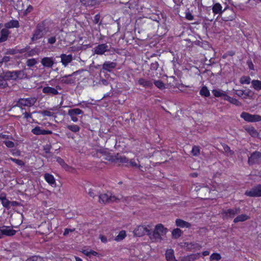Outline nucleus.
<instances>
[{
	"mask_svg": "<svg viewBox=\"0 0 261 261\" xmlns=\"http://www.w3.org/2000/svg\"><path fill=\"white\" fill-rule=\"evenodd\" d=\"M167 231L168 229L162 224H158L155 226L153 231L150 230L149 237L152 241L160 242L163 240L162 237L165 236Z\"/></svg>",
	"mask_w": 261,
	"mask_h": 261,
	"instance_id": "nucleus-1",
	"label": "nucleus"
},
{
	"mask_svg": "<svg viewBox=\"0 0 261 261\" xmlns=\"http://www.w3.org/2000/svg\"><path fill=\"white\" fill-rule=\"evenodd\" d=\"M46 34L45 25L43 23H38L34 31L31 41L34 42L42 37Z\"/></svg>",
	"mask_w": 261,
	"mask_h": 261,
	"instance_id": "nucleus-2",
	"label": "nucleus"
},
{
	"mask_svg": "<svg viewBox=\"0 0 261 261\" xmlns=\"http://www.w3.org/2000/svg\"><path fill=\"white\" fill-rule=\"evenodd\" d=\"M99 202L101 203H107L111 202H118L120 200V198L112 195L111 193H105L99 194Z\"/></svg>",
	"mask_w": 261,
	"mask_h": 261,
	"instance_id": "nucleus-3",
	"label": "nucleus"
},
{
	"mask_svg": "<svg viewBox=\"0 0 261 261\" xmlns=\"http://www.w3.org/2000/svg\"><path fill=\"white\" fill-rule=\"evenodd\" d=\"M115 51V49L111 46H109L106 43L98 44L93 49L94 54L98 55H102L106 52H111Z\"/></svg>",
	"mask_w": 261,
	"mask_h": 261,
	"instance_id": "nucleus-4",
	"label": "nucleus"
},
{
	"mask_svg": "<svg viewBox=\"0 0 261 261\" xmlns=\"http://www.w3.org/2000/svg\"><path fill=\"white\" fill-rule=\"evenodd\" d=\"M152 230V225H139L134 230V235L137 237H141L145 234L149 236L150 230Z\"/></svg>",
	"mask_w": 261,
	"mask_h": 261,
	"instance_id": "nucleus-5",
	"label": "nucleus"
},
{
	"mask_svg": "<svg viewBox=\"0 0 261 261\" xmlns=\"http://www.w3.org/2000/svg\"><path fill=\"white\" fill-rule=\"evenodd\" d=\"M36 102V99L35 97H29L27 98H19L17 101L15 105V107H18L22 108V106L24 107H31L33 106Z\"/></svg>",
	"mask_w": 261,
	"mask_h": 261,
	"instance_id": "nucleus-6",
	"label": "nucleus"
},
{
	"mask_svg": "<svg viewBox=\"0 0 261 261\" xmlns=\"http://www.w3.org/2000/svg\"><path fill=\"white\" fill-rule=\"evenodd\" d=\"M248 164L249 166L261 164V152L258 151L253 152L248 157Z\"/></svg>",
	"mask_w": 261,
	"mask_h": 261,
	"instance_id": "nucleus-7",
	"label": "nucleus"
},
{
	"mask_svg": "<svg viewBox=\"0 0 261 261\" xmlns=\"http://www.w3.org/2000/svg\"><path fill=\"white\" fill-rule=\"evenodd\" d=\"M241 117L249 122H255L261 121V116L257 114L252 115L245 112L241 113Z\"/></svg>",
	"mask_w": 261,
	"mask_h": 261,
	"instance_id": "nucleus-8",
	"label": "nucleus"
},
{
	"mask_svg": "<svg viewBox=\"0 0 261 261\" xmlns=\"http://www.w3.org/2000/svg\"><path fill=\"white\" fill-rule=\"evenodd\" d=\"M240 212L241 209L240 207H234L223 211L222 213V215L224 219L232 218L237 214L240 213Z\"/></svg>",
	"mask_w": 261,
	"mask_h": 261,
	"instance_id": "nucleus-9",
	"label": "nucleus"
},
{
	"mask_svg": "<svg viewBox=\"0 0 261 261\" xmlns=\"http://www.w3.org/2000/svg\"><path fill=\"white\" fill-rule=\"evenodd\" d=\"M245 195L251 197H261V185H258L251 188L250 190H247L245 193Z\"/></svg>",
	"mask_w": 261,
	"mask_h": 261,
	"instance_id": "nucleus-10",
	"label": "nucleus"
},
{
	"mask_svg": "<svg viewBox=\"0 0 261 261\" xmlns=\"http://www.w3.org/2000/svg\"><path fill=\"white\" fill-rule=\"evenodd\" d=\"M106 159L109 161L116 162L118 161L122 163H128V159L124 155H121L119 153H117L115 156L109 155L108 156Z\"/></svg>",
	"mask_w": 261,
	"mask_h": 261,
	"instance_id": "nucleus-11",
	"label": "nucleus"
},
{
	"mask_svg": "<svg viewBox=\"0 0 261 261\" xmlns=\"http://www.w3.org/2000/svg\"><path fill=\"white\" fill-rule=\"evenodd\" d=\"M73 75L71 74L65 75L62 76H61L59 80L60 82L62 84H64L66 85H71L73 84L75 82V79L72 77Z\"/></svg>",
	"mask_w": 261,
	"mask_h": 261,
	"instance_id": "nucleus-12",
	"label": "nucleus"
},
{
	"mask_svg": "<svg viewBox=\"0 0 261 261\" xmlns=\"http://www.w3.org/2000/svg\"><path fill=\"white\" fill-rule=\"evenodd\" d=\"M56 88L51 87H45L42 89V92L47 95H58L59 94V92L57 90V89H61V87L59 86H56Z\"/></svg>",
	"mask_w": 261,
	"mask_h": 261,
	"instance_id": "nucleus-13",
	"label": "nucleus"
},
{
	"mask_svg": "<svg viewBox=\"0 0 261 261\" xmlns=\"http://www.w3.org/2000/svg\"><path fill=\"white\" fill-rule=\"evenodd\" d=\"M60 57L61 59V62L64 67H66L73 60V57L71 54L67 55L66 54H62L60 55Z\"/></svg>",
	"mask_w": 261,
	"mask_h": 261,
	"instance_id": "nucleus-14",
	"label": "nucleus"
},
{
	"mask_svg": "<svg viewBox=\"0 0 261 261\" xmlns=\"http://www.w3.org/2000/svg\"><path fill=\"white\" fill-rule=\"evenodd\" d=\"M0 230L2 231V236H13L15 234L16 230L11 229L10 226H3Z\"/></svg>",
	"mask_w": 261,
	"mask_h": 261,
	"instance_id": "nucleus-15",
	"label": "nucleus"
},
{
	"mask_svg": "<svg viewBox=\"0 0 261 261\" xmlns=\"http://www.w3.org/2000/svg\"><path fill=\"white\" fill-rule=\"evenodd\" d=\"M117 66V63L114 62L106 61L102 65V69L108 72H111Z\"/></svg>",
	"mask_w": 261,
	"mask_h": 261,
	"instance_id": "nucleus-16",
	"label": "nucleus"
},
{
	"mask_svg": "<svg viewBox=\"0 0 261 261\" xmlns=\"http://www.w3.org/2000/svg\"><path fill=\"white\" fill-rule=\"evenodd\" d=\"M41 63L44 67L51 68L54 64V61L52 57H44L42 59Z\"/></svg>",
	"mask_w": 261,
	"mask_h": 261,
	"instance_id": "nucleus-17",
	"label": "nucleus"
},
{
	"mask_svg": "<svg viewBox=\"0 0 261 261\" xmlns=\"http://www.w3.org/2000/svg\"><path fill=\"white\" fill-rule=\"evenodd\" d=\"M184 246L187 248L188 251H192L194 249L200 250L202 247L201 245L196 242H185Z\"/></svg>",
	"mask_w": 261,
	"mask_h": 261,
	"instance_id": "nucleus-18",
	"label": "nucleus"
},
{
	"mask_svg": "<svg viewBox=\"0 0 261 261\" xmlns=\"http://www.w3.org/2000/svg\"><path fill=\"white\" fill-rule=\"evenodd\" d=\"M200 256V253L191 254L181 257V261H194L198 259Z\"/></svg>",
	"mask_w": 261,
	"mask_h": 261,
	"instance_id": "nucleus-19",
	"label": "nucleus"
},
{
	"mask_svg": "<svg viewBox=\"0 0 261 261\" xmlns=\"http://www.w3.org/2000/svg\"><path fill=\"white\" fill-rule=\"evenodd\" d=\"M85 189L86 192L89 195V196L92 198H94L95 196L99 195L100 193L97 190V188L96 187H93L88 189L87 188H85Z\"/></svg>",
	"mask_w": 261,
	"mask_h": 261,
	"instance_id": "nucleus-20",
	"label": "nucleus"
},
{
	"mask_svg": "<svg viewBox=\"0 0 261 261\" xmlns=\"http://www.w3.org/2000/svg\"><path fill=\"white\" fill-rule=\"evenodd\" d=\"M0 34V43H2L6 41L8 39L10 32L7 28L3 29L1 31Z\"/></svg>",
	"mask_w": 261,
	"mask_h": 261,
	"instance_id": "nucleus-21",
	"label": "nucleus"
},
{
	"mask_svg": "<svg viewBox=\"0 0 261 261\" xmlns=\"http://www.w3.org/2000/svg\"><path fill=\"white\" fill-rule=\"evenodd\" d=\"M19 23L18 20H11L10 21L5 23V27L7 29H11V28H18L19 27Z\"/></svg>",
	"mask_w": 261,
	"mask_h": 261,
	"instance_id": "nucleus-22",
	"label": "nucleus"
},
{
	"mask_svg": "<svg viewBox=\"0 0 261 261\" xmlns=\"http://www.w3.org/2000/svg\"><path fill=\"white\" fill-rule=\"evenodd\" d=\"M175 223L177 226L181 228H190L191 226V224L190 223L180 219H177L175 221Z\"/></svg>",
	"mask_w": 261,
	"mask_h": 261,
	"instance_id": "nucleus-23",
	"label": "nucleus"
},
{
	"mask_svg": "<svg viewBox=\"0 0 261 261\" xmlns=\"http://www.w3.org/2000/svg\"><path fill=\"white\" fill-rule=\"evenodd\" d=\"M44 178L46 181L51 186L55 187L56 186L54 177L50 174L45 173L44 174Z\"/></svg>",
	"mask_w": 261,
	"mask_h": 261,
	"instance_id": "nucleus-24",
	"label": "nucleus"
},
{
	"mask_svg": "<svg viewBox=\"0 0 261 261\" xmlns=\"http://www.w3.org/2000/svg\"><path fill=\"white\" fill-rule=\"evenodd\" d=\"M165 255L167 261H177L175 259L174 251L172 249L167 250L166 252Z\"/></svg>",
	"mask_w": 261,
	"mask_h": 261,
	"instance_id": "nucleus-25",
	"label": "nucleus"
},
{
	"mask_svg": "<svg viewBox=\"0 0 261 261\" xmlns=\"http://www.w3.org/2000/svg\"><path fill=\"white\" fill-rule=\"evenodd\" d=\"M138 83L139 85L145 87H151L153 85L152 83L150 81L146 80L144 79H140L138 80Z\"/></svg>",
	"mask_w": 261,
	"mask_h": 261,
	"instance_id": "nucleus-26",
	"label": "nucleus"
},
{
	"mask_svg": "<svg viewBox=\"0 0 261 261\" xmlns=\"http://www.w3.org/2000/svg\"><path fill=\"white\" fill-rule=\"evenodd\" d=\"M222 6L219 3H216L213 7V12L215 14H221L223 13Z\"/></svg>",
	"mask_w": 261,
	"mask_h": 261,
	"instance_id": "nucleus-27",
	"label": "nucleus"
},
{
	"mask_svg": "<svg viewBox=\"0 0 261 261\" xmlns=\"http://www.w3.org/2000/svg\"><path fill=\"white\" fill-rule=\"evenodd\" d=\"M249 219V217L246 214H242L238 216L233 220V222L237 223L239 222H244Z\"/></svg>",
	"mask_w": 261,
	"mask_h": 261,
	"instance_id": "nucleus-28",
	"label": "nucleus"
},
{
	"mask_svg": "<svg viewBox=\"0 0 261 261\" xmlns=\"http://www.w3.org/2000/svg\"><path fill=\"white\" fill-rule=\"evenodd\" d=\"M4 79L6 80H16V76L14 73V71H7L4 73V76H3Z\"/></svg>",
	"mask_w": 261,
	"mask_h": 261,
	"instance_id": "nucleus-29",
	"label": "nucleus"
},
{
	"mask_svg": "<svg viewBox=\"0 0 261 261\" xmlns=\"http://www.w3.org/2000/svg\"><path fill=\"white\" fill-rule=\"evenodd\" d=\"M252 87L256 91L261 90V81L253 80L251 81Z\"/></svg>",
	"mask_w": 261,
	"mask_h": 261,
	"instance_id": "nucleus-30",
	"label": "nucleus"
},
{
	"mask_svg": "<svg viewBox=\"0 0 261 261\" xmlns=\"http://www.w3.org/2000/svg\"><path fill=\"white\" fill-rule=\"evenodd\" d=\"M83 113V111L78 108L70 109L68 111V115H75L82 114Z\"/></svg>",
	"mask_w": 261,
	"mask_h": 261,
	"instance_id": "nucleus-31",
	"label": "nucleus"
},
{
	"mask_svg": "<svg viewBox=\"0 0 261 261\" xmlns=\"http://www.w3.org/2000/svg\"><path fill=\"white\" fill-rule=\"evenodd\" d=\"M80 2L85 6H93L97 3L98 0H80Z\"/></svg>",
	"mask_w": 261,
	"mask_h": 261,
	"instance_id": "nucleus-32",
	"label": "nucleus"
},
{
	"mask_svg": "<svg viewBox=\"0 0 261 261\" xmlns=\"http://www.w3.org/2000/svg\"><path fill=\"white\" fill-rule=\"evenodd\" d=\"M182 234V231L179 228H175L172 231V237L174 239L179 238Z\"/></svg>",
	"mask_w": 261,
	"mask_h": 261,
	"instance_id": "nucleus-33",
	"label": "nucleus"
},
{
	"mask_svg": "<svg viewBox=\"0 0 261 261\" xmlns=\"http://www.w3.org/2000/svg\"><path fill=\"white\" fill-rule=\"evenodd\" d=\"M14 73L16 76V80L17 79H22L25 78L27 75L24 71L23 70L14 71Z\"/></svg>",
	"mask_w": 261,
	"mask_h": 261,
	"instance_id": "nucleus-34",
	"label": "nucleus"
},
{
	"mask_svg": "<svg viewBox=\"0 0 261 261\" xmlns=\"http://www.w3.org/2000/svg\"><path fill=\"white\" fill-rule=\"evenodd\" d=\"M66 127L69 130L75 133L79 132L80 130V127L78 125L75 124L67 125Z\"/></svg>",
	"mask_w": 261,
	"mask_h": 261,
	"instance_id": "nucleus-35",
	"label": "nucleus"
},
{
	"mask_svg": "<svg viewBox=\"0 0 261 261\" xmlns=\"http://www.w3.org/2000/svg\"><path fill=\"white\" fill-rule=\"evenodd\" d=\"M3 205L7 209L10 208L11 201L8 200L5 197H0Z\"/></svg>",
	"mask_w": 261,
	"mask_h": 261,
	"instance_id": "nucleus-36",
	"label": "nucleus"
},
{
	"mask_svg": "<svg viewBox=\"0 0 261 261\" xmlns=\"http://www.w3.org/2000/svg\"><path fill=\"white\" fill-rule=\"evenodd\" d=\"M44 129H42L40 126H37L32 130V133L36 135H43Z\"/></svg>",
	"mask_w": 261,
	"mask_h": 261,
	"instance_id": "nucleus-37",
	"label": "nucleus"
},
{
	"mask_svg": "<svg viewBox=\"0 0 261 261\" xmlns=\"http://www.w3.org/2000/svg\"><path fill=\"white\" fill-rule=\"evenodd\" d=\"M200 94L201 95L205 97H208L210 95L209 90L206 86H203L202 87L200 91Z\"/></svg>",
	"mask_w": 261,
	"mask_h": 261,
	"instance_id": "nucleus-38",
	"label": "nucleus"
},
{
	"mask_svg": "<svg viewBox=\"0 0 261 261\" xmlns=\"http://www.w3.org/2000/svg\"><path fill=\"white\" fill-rule=\"evenodd\" d=\"M126 236V232L124 230H121L115 239L116 241L122 240Z\"/></svg>",
	"mask_w": 261,
	"mask_h": 261,
	"instance_id": "nucleus-39",
	"label": "nucleus"
},
{
	"mask_svg": "<svg viewBox=\"0 0 261 261\" xmlns=\"http://www.w3.org/2000/svg\"><path fill=\"white\" fill-rule=\"evenodd\" d=\"M247 130L252 137H255L258 135V132L253 127H249Z\"/></svg>",
	"mask_w": 261,
	"mask_h": 261,
	"instance_id": "nucleus-40",
	"label": "nucleus"
},
{
	"mask_svg": "<svg viewBox=\"0 0 261 261\" xmlns=\"http://www.w3.org/2000/svg\"><path fill=\"white\" fill-rule=\"evenodd\" d=\"M191 153L194 156H198L200 154V147L196 145L194 146L192 148Z\"/></svg>",
	"mask_w": 261,
	"mask_h": 261,
	"instance_id": "nucleus-41",
	"label": "nucleus"
},
{
	"mask_svg": "<svg viewBox=\"0 0 261 261\" xmlns=\"http://www.w3.org/2000/svg\"><path fill=\"white\" fill-rule=\"evenodd\" d=\"M251 78L249 76H243L241 77L240 82L241 84H249Z\"/></svg>",
	"mask_w": 261,
	"mask_h": 261,
	"instance_id": "nucleus-42",
	"label": "nucleus"
},
{
	"mask_svg": "<svg viewBox=\"0 0 261 261\" xmlns=\"http://www.w3.org/2000/svg\"><path fill=\"white\" fill-rule=\"evenodd\" d=\"M221 259V256L219 253H214L211 256L210 259L211 261L216 260L218 261Z\"/></svg>",
	"mask_w": 261,
	"mask_h": 261,
	"instance_id": "nucleus-43",
	"label": "nucleus"
},
{
	"mask_svg": "<svg viewBox=\"0 0 261 261\" xmlns=\"http://www.w3.org/2000/svg\"><path fill=\"white\" fill-rule=\"evenodd\" d=\"M37 63V61L34 58L28 59V60H27V61L26 62L27 65L30 67H33Z\"/></svg>",
	"mask_w": 261,
	"mask_h": 261,
	"instance_id": "nucleus-44",
	"label": "nucleus"
},
{
	"mask_svg": "<svg viewBox=\"0 0 261 261\" xmlns=\"http://www.w3.org/2000/svg\"><path fill=\"white\" fill-rule=\"evenodd\" d=\"M26 261H44L43 257L40 256H32L28 258Z\"/></svg>",
	"mask_w": 261,
	"mask_h": 261,
	"instance_id": "nucleus-45",
	"label": "nucleus"
},
{
	"mask_svg": "<svg viewBox=\"0 0 261 261\" xmlns=\"http://www.w3.org/2000/svg\"><path fill=\"white\" fill-rule=\"evenodd\" d=\"M154 84L156 87H157L160 89H164L165 87V84L163 83V82L160 80L158 81H155L154 82Z\"/></svg>",
	"mask_w": 261,
	"mask_h": 261,
	"instance_id": "nucleus-46",
	"label": "nucleus"
},
{
	"mask_svg": "<svg viewBox=\"0 0 261 261\" xmlns=\"http://www.w3.org/2000/svg\"><path fill=\"white\" fill-rule=\"evenodd\" d=\"M212 93L216 97H222L225 92L220 90H213Z\"/></svg>",
	"mask_w": 261,
	"mask_h": 261,
	"instance_id": "nucleus-47",
	"label": "nucleus"
},
{
	"mask_svg": "<svg viewBox=\"0 0 261 261\" xmlns=\"http://www.w3.org/2000/svg\"><path fill=\"white\" fill-rule=\"evenodd\" d=\"M9 160L14 162L15 164L20 166H24L25 165L24 163L21 160L16 159L12 158H10Z\"/></svg>",
	"mask_w": 261,
	"mask_h": 261,
	"instance_id": "nucleus-48",
	"label": "nucleus"
},
{
	"mask_svg": "<svg viewBox=\"0 0 261 261\" xmlns=\"http://www.w3.org/2000/svg\"><path fill=\"white\" fill-rule=\"evenodd\" d=\"M222 146L225 152L229 153L230 155L233 154L234 152L230 149V147L227 145L224 144L222 145Z\"/></svg>",
	"mask_w": 261,
	"mask_h": 261,
	"instance_id": "nucleus-49",
	"label": "nucleus"
},
{
	"mask_svg": "<svg viewBox=\"0 0 261 261\" xmlns=\"http://www.w3.org/2000/svg\"><path fill=\"white\" fill-rule=\"evenodd\" d=\"M8 86V84L4 77L0 75V89H4Z\"/></svg>",
	"mask_w": 261,
	"mask_h": 261,
	"instance_id": "nucleus-50",
	"label": "nucleus"
},
{
	"mask_svg": "<svg viewBox=\"0 0 261 261\" xmlns=\"http://www.w3.org/2000/svg\"><path fill=\"white\" fill-rule=\"evenodd\" d=\"M38 54V49L36 48H34L31 49L30 51H28V56L29 57L34 56L35 55Z\"/></svg>",
	"mask_w": 261,
	"mask_h": 261,
	"instance_id": "nucleus-51",
	"label": "nucleus"
},
{
	"mask_svg": "<svg viewBox=\"0 0 261 261\" xmlns=\"http://www.w3.org/2000/svg\"><path fill=\"white\" fill-rule=\"evenodd\" d=\"M57 162L64 168L67 166V165L65 163L64 161L60 157H57Z\"/></svg>",
	"mask_w": 261,
	"mask_h": 261,
	"instance_id": "nucleus-52",
	"label": "nucleus"
},
{
	"mask_svg": "<svg viewBox=\"0 0 261 261\" xmlns=\"http://www.w3.org/2000/svg\"><path fill=\"white\" fill-rule=\"evenodd\" d=\"M11 59V58L10 57L5 56L1 60H0V63L2 65L3 63L6 64L10 61Z\"/></svg>",
	"mask_w": 261,
	"mask_h": 261,
	"instance_id": "nucleus-53",
	"label": "nucleus"
},
{
	"mask_svg": "<svg viewBox=\"0 0 261 261\" xmlns=\"http://www.w3.org/2000/svg\"><path fill=\"white\" fill-rule=\"evenodd\" d=\"M17 54V49H14V48H10L7 49V51L6 52V55H13L15 54Z\"/></svg>",
	"mask_w": 261,
	"mask_h": 261,
	"instance_id": "nucleus-54",
	"label": "nucleus"
},
{
	"mask_svg": "<svg viewBox=\"0 0 261 261\" xmlns=\"http://www.w3.org/2000/svg\"><path fill=\"white\" fill-rule=\"evenodd\" d=\"M4 144L8 148H13L15 146V144L11 141H4Z\"/></svg>",
	"mask_w": 261,
	"mask_h": 261,
	"instance_id": "nucleus-55",
	"label": "nucleus"
},
{
	"mask_svg": "<svg viewBox=\"0 0 261 261\" xmlns=\"http://www.w3.org/2000/svg\"><path fill=\"white\" fill-rule=\"evenodd\" d=\"M244 95L245 96L244 97V98H246L247 97H251L253 95L252 92L250 89L244 90Z\"/></svg>",
	"mask_w": 261,
	"mask_h": 261,
	"instance_id": "nucleus-56",
	"label": "nucleus"
},
{
	"mask_svg": "<svg viewBox=\"0 0 261 261\" xmlns=\"http://www.w3.org/2000/svg\"><path fill=\"white\" fill-rule=\"evenodd\" d=\"M229 102L234 104L237 106H240L241 105V102H240L239 100H238L236 98H231L230 100L229 101Z\"/></svg>",
	"mask_w": 261,
	"mask_h": 261,
	"instance_id": "nucleus-57",
	"label": "nucleus"
},
{
	"mask_svg": "<svg viewBox=\"0 0 261 261\" xmlns=\"http://www.w3.org/2000/svg\"><path fill=\"white\" fill-rule=\"evenodd\" d=\"M41 114L44 116H51L53 113L47 110H44L41 112Z\"/></svg>",
	"mask_w": 261,
	"mask_h": 261,
	"instance_id": "nucleus-58",
	"label": "nucleus"
},
{
	"mask_svg": "<svg viewBox=\"0 0 261 261\" xmlns=\"http://www.w3.org/2000/svg\"><path fill=\"white\" fill-rule=\"evenodd\" d=\"M247 64L249 69L254 70V65L251 59L248 60V61H247Z\"/></svg>",
	"mask_w": 261,
	"mask_h": 261,
	"instance_id": "nucleus-59",
	"label": "nucleus"
},
{
	"mask_svg": "<svg viewBox=\"0 0 261 261\" xmlns=\"http://www.w3.org/2000/svg\"><path fill=\"white\" fill-rule=\"evenodd\" d=\"M30 48V46H27L25 48L20 49H17V54H23L25 52H28Z\"/></svg>",
	"mask_w": 261,
	"mask_h": 261,
	"instance_id": "nucleus-60",
	"label": "nucleus"
},
{
	"mask_svg": "<svg viewBox=\"0 0 261 261\" xmlns=\"http://www.w3.org/2000/svg\"><path fill=\"white\" fill-rule=\"evenodd\" d=\"M244 90H235V94L238 96L243 97L244 96Z\"/></svg>",
	"mask_w": 261,
	"mask_h": 261,
	"instance_id": "nucleus-61",
	"label": "nucleus"
},
{
	"mask_svg": "<svg viewBox=\"0 0 261 261\" xmlns=\"http://www.w3.org/2000/svg\"><path fill=\"white\" fill-rule=\"evenodd\" d=\"M186 18L187 19L189 20H192L194 19L193 16L190 12H187L186 13Z\"/></svg>",
	"mask_w": 261,
	"mask_h": 261,
	"instance_id": "nucleus-62",
	"label": "nucleus"
},
{
	"mask_svg": "<svg viewBox=\"0 0 261 261\" xmlns=\"http://www.w3.org/2000/svg\"><path fill=\"white\" fill-rule=\"evenodd\" d=\"M159 67V64L157 62H155L154 63H152L151 64L150 68L152 70H156Z\"/></svg>",
	"mask_w": 261,
	"mask_h": 261,
	"instance_id": "nucleus-63",
	"label": "nucleus"
},
{
	"mask_svg": "<svg viewBox=\"0 0 261 261\" xmlns=\"http://www.w3.org/2000/svg\"><path fill=\"white\" fill-rule=\"evenodd\" d=\"M56 41V38L55 37H51L48 39V42L51 44L55 43Z\"/></svg>",
	"mask_w": 261,
	"mask_h": 261,
	"instance_id": "nucleus-64",
	"label": "nucleus"
}]
</instances>
